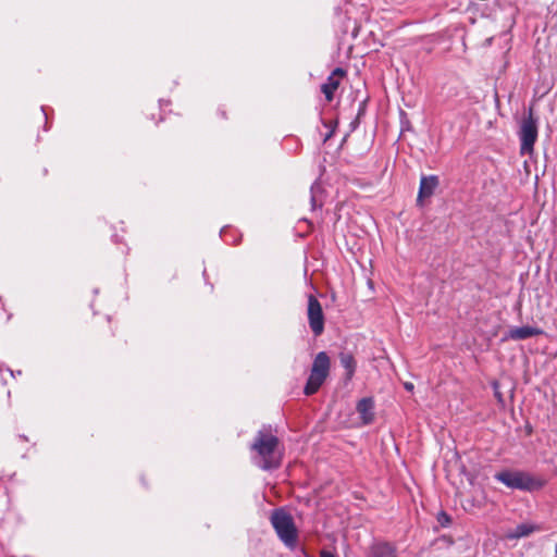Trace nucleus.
Here are the masks:
<instances>
[{
	"instance_id": "nucleus-9",
	"label": "nucleus",
	"mask_w": 557,
	"mask_h": 557,
	"mask_svg": "<svg viewBox=\"0 0 557 557\" xmlns=\"http://www.w3.org/2000/svg\"><path fill=\"white\" fill-rule=\"evenodd\" d=\"M541 334H543V331L541 329L524 325V326H518V327L510 329L506 338L512 339V341H523V339H527V338H530L533 336H537Z\"/></svg>"
},
{
	"instance_id": "nucleus-8",
	"label": "nucleus",
	"mask_w": 557,
	"mask_h": 557,
	"mask_svg": "<svg viewBox=\"0 0 557 557\" xmlns=\"http://www.w3.org/2000/svg\"><path fill=\"white\" fill-rule=\"evenodd\" d=\"M345 72L337 67L332 74L327 77V81L322 85V92L325 95V98L331 101L333 99L334 91L338 88L341 78L344 76Z\"/></svg>"
},
{
	"instance_id": "nucleus-10",
	"label": "nucleus",
	"mask_w": 557,
	"mask_h": 557,
	"mask_svg": "<svg viewBox=\"0 0 557 557\" xmlns=\"http://www.w3.org/2000/svg\"><path fill=\"white\" fill-rule=\"evenodd\" d=\"M438 177L436 175L422 176L420 181L418 202H420L423 198L431 197L438 186Z\"/></svg>"
},
{
	"instance_id": "nucleus-20",
	"label": "nucleus",
	"mask_w": 557,
	"mask_h": 557,
	"mask_svg": "<svg viewBox=\"0 0 557 557\" xmlns=\"http://www.w3.org/2000/svg\"><path fill=\"white\" fill-rule=\"evenodd\" d=\"M332 135V132H330L326 136H325V140H327Z\"/></svg>"
},
{
	"instance_id": "nucleus-14",
	"label": "nucleus",
	"mask_w": 557,
	"mask_h": 557,
	"mask_svg": "<svg viewBox=\"0 0 557 557\" xmlns=\"http://www.w3.org/2000/svg\"><path fill=\"white\" fill-rule=\"evenodd\" d=\"M315 188H318V185L317 184H313L311 186V203H312V207L315 208L318 205H317V198H315Z\"/></svg>"
},
{
	"instance_id": "nucleus-15",
	"label": "nucleus",
	"mask_w": 557,
	"mask_h": 557,
	"mask_svg": "<svg viewBox=\"0 0 557 557\" xmlns=\"http://www.w3.org/2000/svg\"><path fill=\"white\" fill-rule=\"evenodd\" d=\"M404 387H405V389H406V391H408V392H412V391H413V388H414V386H413V384H412L411 382H405V383H404Z\"/></svg>"
},
{
	"instance_id": "nucleus-12",
	"label": "nucleus",
	"mask_w": 557,
	"mask_h": 557,
	"mask_svg": "<svg viewBox=\"0 0 557 557\" xmlns=\"http://www.w3.org/2000/svg\"><path fill=\"white\" fill-rule=\"evenodd\" d=\"M341 364L346 370L347 380H351L356 371V360L349 352H342L339 355Z\"/></svg>"
},
{
	"instance_id": "nucleus-6",
	"label": "nucleus",
	"mask_w": 557,
	"mask_h": 557,
	"mask_svg": "<svg viewBox=\"0 0 557 557\" xmlns=\"http://www.w3.org/2000/svg\"><path fill=\"white\" fill-rule=\"evenodd\" d=\"M307 315L312 333L315 336L321 335L324 331V314L321 304L313 295L308 297Z\"/></svg>"
},
{
	"instance_id": "nucleus-19",
	"label": "nucleus",
	"mask_w": 557,
	"mask_h": 557,
	"mask_svg": "<svg viewBox=\"0 0 557 557\" xmlns=\"http://www.w3.org/2000/svg\"><path fill=\"white\" fill-rule=\"evenodd\" d=\"M496 397L498 398V400H499V401H502V400H503L502 395H500V393H498V392H496Z\"/></svg>"
},
{
	"instance_id": "nucleus-21",
	"label": "nucleus",
	"mask_w": 557,
	"mask_h": 557,
	"mask_svg": "<svg viewBox=\"0 0 557 557\" xmlns=\"http://www.w3.org/2000/svg\"><path fill=\"white\" fill-rule=\"evenodd\" d=\"M555 554L557 556V542H556V546H555Z\"/></svg>"
},
{
	"instance_id": "nucleus-18",
	"label": "nucleus",
	"mask_w": 557,
	"mask_h": 557,
	"mask_svg": "<svg viewBox=\"0 0 557 557\" xmlns=\"http://www.w3.org/2000/svg\"><path fill=\"white\" fill-rule=\"evenodd\" d=\"M442 516H443V521L449 522L450 519L447 515L443 513Z\"/></svg>"
},
{
	"instance_id": "nucleus-2",
	"label": "nucleus",
	"mask_w": 557,
	"mask_h": 557,
	"mask_svg": "<svg viewBox=\"0 0 557 557\" xmlns=\"http://www.w3.org/2000/svg\"><path fill=\"white\" fill-rule=\"evenodd\" d=\"M270 521L284 545L294 549L297 545L298 531L293 517L283 508H278L272 511Z\"/></svg>"
},
{
	"instance_id": "nucleus-5",
	"label": "nucleus",
	"mask_w": 557,
	"mask_h": 557,
	"mask_svg": "<svg viewBox=\"0 0 557 557\" xmlns=\"http://www.w3.org/2000/svg\"><path fill=\"white\" fill-rule=\"evenodd\" d=\"M519 138L521 143L520 153L531 154L537 139V120L533 116L532 109H530L528 116H525L521 122Z\"/></svg>"
},
{
	"instance_id": "nucleus-3",
	"label": "nucleus",
	"mask_w": 557,
	"mask_h": 557,
	"mask_svg": "<svg viewBox=\"0 0 557 557\" xmlns=\"http://www.w3.org/2000/svg\"><path fill=\"white\" fill-rule=\"evenodd\" d=\"M495 480L509 488L520 491H534L544 485V481L532 476L530 473L520 470H504L494 475Z\"/></svg>"
},
{
	"instance_id": "nucleus-1",
	"label": "nucleus",
	"mask_w": 557,
	"mask_h": 557,
	"mask_svg": "<svg viewBox=\"0 0 557 557\" xmlns=\"http://www.w3.org/2000/svg\"><path fill=\"white\" fill-rule=\"evenodd\" d=\"M278 438L271 434L270 430L261 429L251 445V449L256 451L253 457L255 463L262 470H271L278 468L281 458L276 451Z\"/></svg>"
},
{
	"instance_id": "nucleus-16",
	"label": "nucleus",
	"mask_w": 557,
	"mask_h": 557,
	"mask_svg": "<svg viewBox=\"0 0 557 557\" xmlns=\"http://www.w3.org/2000/svg\"><path fill=\"white\" fill-rule=\"evenodd\" d=\"M320 557H335V555L329 550H322Z\"/></svg>"
},
{
	"instance_id": "nucleus-7",
	"label": "nucleus",
	"mask_w": 557,
	"mask_h": 557,
	"mask_svg": "<svg viewBox=\"0 0 557 557\" xmlns=\"http://www.w3.org/2000/svg\"><path fill=\"white\" fill-rule=\"evenodd\" d=\"M357 412L360 416L362 424L368 425L374 420V400L371 397H364L357 404Z\"/></svg>"
},
{
	"instance_id": "nucleus-17",
	"label": "nucleus",
	"mask_w": 557,
	"mask_h": 557,
	"mask_svg": "<svg viewBox=\"0 0 557 557\" xmlns=\"http://www.w3.org/2000/svg\"><path fill=\"white\" fill-rule=\"evenodd\" d=\"M442 516H443V521L449 522L450 519L447 515L443 513Z\"/></svg>"
},
{
	"instance_id": "nucleus-11",
	"label": "nucleus",
	"mask_w": 557,
	"mask_h": 557,
	"mask_svg": "<svg viewBox=\"0 0 557 557\" xmlns=\"http://www.w3.org/2000/svg\"><path fill=\"white\" fill-rule=\"evenodd\" d=\"M368 557H397L396 547L386 542L373 543L369 548Z\"/></svg>"
},
{
	"instance_id": "nucleus-13",
	"label": "nucleus",
	"mask_w": 557,
	"mask_h": 557,
	"mask_svg": "<svg viewBox=\"0 0 557 557\" xmlns=\"http://www.w3.org/2000/svg\"><path fill=\"white\" fill-rule=\"evenodd\" d=\"M534 530L535 528L532 524L521 523L518 524L513 530L509 531L506 536L509 540L525 537L533 533Z\"/></svg>"
},
{
	"instance_id": "nucleus-4",
	"label": "nucleus",
	"mask_w": 557,
	"mask_h": 557,
	"mask_svg": "<svg viewBox=\"0 0 557 557\" xmlns=\"http://www.w3.org/2000/svg\"><path fill=\"white\" fill-rule=\"evenodd\" d=\"M331 370V359L325 351H320L313 359L309 377L304 388L307 396L315 394L326 381Z\"/></svg>"
}]
</instances>
